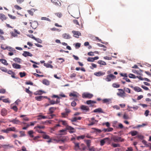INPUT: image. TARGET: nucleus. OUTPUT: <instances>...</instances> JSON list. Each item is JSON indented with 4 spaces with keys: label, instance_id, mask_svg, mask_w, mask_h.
Segmentation results:
<instances>
[{
    "label": "nucleus",
    "instance_id": "4be33fe9",
    "mask_svg": "<svg viewBox=\"0 0 151 151\" xmlns=\"http://www.w3.org/2000/svg\"><path fill=\"white\" fill-rule=\"evenodd\" d=\"M75 146H74V149L76 150H81V149L79 148V144L78 143L74 142Z\"/></svg>",
    "mask_w": 151,
    "mask_h": 151
},
{
    "label": "nucleus",
    "instance_id": "338daca9",
    "mask_svg": "<svg viewBox=\"0 0 151 151\" xmlns=\"http://www.w3.org/2000/svg\"><path fill=\"white\" fill-rule=\"evenodd\" d=\"M105 139H104L101 140L100 141L101 145L103 146L104 144L105 143Z\"/></svg>",
    "mask_w": 151,
    "mask_h": 151
},
{
    "label": "nucleus",
    "instance_id": "b1692460",
    "mask_svg": "<svg viewBox=\"0 0 151 151\" xmlns=\"http://www.w3.org/2000/svg\"><path fill=\"white\" fill-rule=\"evenodd\" d=\"M58 1L59 2V3H57V2L56 1V0H51V2L55 5L57 6H61V3L59 1Z\"/></svg>",
    "mask_w": 151,
    "mask_h": 151
},
{
    "label": "nucleus",
    "instance_id": "4c0bfd02",
    "mask_svg": "<svg viewBox=\"0 0 151 151\" xmlns=\"http://www.w3.org/2000/svg\"><path fill=\"white\" fill-rule=\"evenodd\" d=\"M59 123H61L63 125L65 126L66 127L67 126V125H68L66 121H63L61 120H59Z\"/></svg>",
    "mask_w": 151,
    "mask_h": 151
},
{
    "label": "nucleus",
    "instance_id": "473e14b6",
    "mask_svg": "<svg viewBox=\"0 0 151 151\" xmlns=\"http://www.w3.org/2000/svg\"><path fill=\"white\" fill-rule=\"evenodd\" d=\"M0 62L4 65H8V63H7L6 60L5 59H0Z\"/></svg>",
    "mask_w": 151,
    "mask_h": 151
},
{
    "label": "nucleus",
    "instance_id": "4468645a",
    "mask_svg": "<svg viewBox=\"0 0 151 151\" xmlns=\"http://www.w3.org/2000/svg\"><path fill=\"white\" fill-rule=\"evenodd\" d=\"M4 96H0V100L6 103H10V101L9 100V99H3L2 98H4Z\"/></svg>",
    "mask_w": 151,
    "mask_h": 151
},
{
    "label": "nucleus",
    "instance_id": "e2e57ef3",
    "mask_svg": "<svg viewBox=\"0 0 151 151\" xmlns=\"http://www.w3.org/2000/svg\"><path fill=\"white\" fill-rule=\"evenodd\" d=\"M41 19L42 20H45L49 21H50V20L49 19L45 17H42L41 18Z\"/></svg>",
    "mask_w": 151,
    "mask_h": 151
},
{
    "label": "nucleus",
    "instance_id": "a18cd8bd",
    "mask_svg": "<svg viewBox=\"0 0 151 151\" xmlns=\"http://www.w3.org/2000/svg\"><path fill=\"white\" fill-rule=\"evenodd\" d=\"M133 73H136L137 74L139 75H142V74L141 73H139V71L136 70H132Z\"/></svg>",
    "mask_w": 151,
    "mask_h": 151
},
{
    "label": "nucleus",
    "instance_id": "680f3d73",
    "mask_svg": "<svg viewBox=\"0 0 151 151\" xmlns=\"http://www.w3.org/2000/svg\"><path fill=\"white\" fill-rule=\"evenodd\" d=\"M85 135H81L80 136L77 137V138L78 140H79L80 139H83L85 138Z\"/></svg>",
    "mask_w": 151,
    "mask_h": 151
},
{
    "label": "nucleus",
    "instance_id": "de8ad7c7",
    "mask_svg": "<svg viewBox=\"0 0 151 151\" xmlns=\"http://www.w3.org/2000/svg\"><path fill=\"white\" fill-rule=\"evenodd\" d=\"M124 90L128 93H131L130 90L127 88H124Z\"/></svg>",
    "mask_w": 151,
    "mask_h": 151
},
{
    "label": "nucleus",
    "instance_id": "864d4df0",
    "mask_svg": "<svg viewBox=\"0 0 151 151\" xmlns=\"http://www.w3.org/2000/svg\"><path fill=\"white\" fill-rule=\"evenodd\" d=\"M110 99H105L102 100V101L104 103H108L110 101Z\"/></svg>",
    "mask_w": 151,
    "mask_h": 151
},
{
    "label": "nucleus",
    "instance_id": "603ef678",
    "mask_svg": "<svg viewBox=\"0 0 151 151\" xmlns=\"http://www.w3.org/2000/svg\"><path fill=\"white\" fill-rule=\"evenodd\" d=\"M128 76L131 78H136V77L132 74H129L128 75Z\"/></svg>",
    "mask_w": 151,
    "mask_h": 151
},
{
    "label": "nucleus",
    "instance_id": "f8f14e48",
    "mask_svg": "<svg viewBox=\"0 0 151 151\" xmlns=\"http://www.w3.org/2000/svg\"><path fill=\"white\" fill-rule=\"evenodd\" d=\"M66 129L69 131L70 133H73L75 132V131L74 128L71 126L67 125L66 127Z\"/></svg>",
    "mask_w": 151,
    "mask_h": 151
},
{
    "label": "nucleus",
    "instance_id": "2eb2a0df",
    "mask_svg": "<svg viewBox=\"0 0 151 151\" xmlns=\"http://www.w3.org/2000/svg\"><path fill=\"white\" fill-rule=\"evenodd\" d=\"M105 74V72H103L101 71L97 72H95L94 73V75L97 76H103Z\"/></svg>",
    "mask_w": 151,
    "mask_h": 151
},
{
    "label": "nucleus",
    "instance_id": "e433bc0d",
    "mask_svg": "<svg viewBox=\"0 0 151 151\" xmlns=\"http://www.w3.org/2000/svg\"><path fill=\"white\" fill-rule=\"evenodd\" d=\"M98 63L102 65H106V63L105 62L102 60L98 61Z\"/></svg>",
    "mask_w": 151,
    "mask_h": 151
},
{
    "label": "nucleus",
    "instance_id": "13d9d810",
    "mask_svg": "<svg viewBox=\"0 0 151 151\" xmlns=\"http://www.w3.org/2000/svg\"><path fill=\"white\" fill-rule=\"evenodd\" d=\"M112 146L114 147H120V145L119 144L113 143L112 144Z\"/></svg>",
    "mask_w": 151,
    "mask_h": 151
},
{
    "label": "nucleus",
    "instance_id": "0eeeda50",
    "mask_svg": "<svg viewBox=\"0 0 151 151\" xmlns=\"http://www.w3.org/2000/svg\"><path fill=\"white\" fill-rule=\"evenodd\" d=\"M30 24H31V26L34 29H35L37 26L38 23L35 21H34L32 22H30Z\"/></svg>",
    "mask_w": 151,
    "mask_h": 151
},
{
    "label": "nucleus",
    "instance_id": "ea45409f",
    "mask_svg": "<svg viewBox=\"0 0 151 151\" xmlns=\"http://www.w3.org/2000/svg\"><path fill=\"white\" fill-rule=\"evenodd\" d=\"M86 143L87 146L88 148H89L90 146V143H91V141L90 140H87L85 141Z\"/></svg>",
    "mask_w": 151,
    "mask_h": 151
},
{
    "label": "nucleus",
    "instance_id": "20e7f679",
    "mask_svg": "<svg viewBox=\"0 0 151 151\" xmlns=\"http://www.w3.org/2000/svg\"><path fill=\"white\" fill-rule=\"evenodd\" d=\"M93 96V94L88 93H84L82 95V97L83 98L91 99Z\"/></svg>",
    "mask_w": 151,
    "mask_h": 151
},
{
    "label": "nucleus",
    "instance_id": "393cba45",
    "mask_svg": "<svg viewBox=\"0 0 151 151\" xmlns=\"http://www.w3.org/2000/svg\"><path fill=\"white\" fill-rule=\"evenodd\" d=\"M13 67L15 69H20L21 68V65L15 63H13L12 64Z\"/></svg>",
    "mask_w": 151,
    "mask_h": 151
},
{
    "label": "nucleus",
    "instance_id": "37998d69",
    "mask_svg": "<svg viewBox=\"0 0 151 151\" xmlns=\"http://www.w3.org/2000/svg\"><path fill=\"white\" fill-rule=\"evenodd\" d=\"M11 108L13 109L15 111L17 112L18 111V108L16 106H11Z\"/></svg>",
    "mask_w": 151,
    "mask_h": 151
},
{
    "label": "nucleus",
    "instance_id": "f257e3e1",
    "mask_svg": "<svg viewBox=\"0 0 151 151\" xmlns=\"http://www.w3.org/2000/svg\"><path fill=\"white\" fill-rule=\"evenodd\" d=\"M69 96L70 97H73L72 99L74 101H78V97L80 96L79 94L76 92L73 91V92L70 93Z\"/></svg>",
    "mask_w": 151,
    "mask_h": 151
},
{
    "label": "nucleus",
    "instance_id": "a19ab883",
    "mask_svg": "<svg viewBox=\"0 0 151 151\" xmlns=\"http://www.w3.org/2000/svg\"><path fill=\"white\" fill-rule=\"evenodd\" d=\"M45 128V127L43 126H40L38 125L35 126L34 127V129H44Z\"/></svg>",
    "mask_w": 151,
    "mask_h": 151
},
{
    "label": "nucleus",
    "instance_id": "a211bd4d",
    "mask_svg": "<svg viewBox=\"0 0 151 151\" xmlns=\"http://www.w3.org/2000/svg\"><path fill=\"white\" fill-rule=\"evenodd\" d=\"M56 108L55 107H51L49 109V112L48 114H51L53 113L54 111L56 110Z\"/></svg>",
    "mask_w": 151,
    "mask_h": 151
},
{
    "label": "nucleus",
    "instance_id": "1a4fd4ad",
    "mask_svg": "<svg viewBox=\"0 0 151 151\" xmlns=\"http://www.w3.org/2000/svg\"><path fill=\"white\" fill-rule=\"evenodd\" d=\"M80 108L83 111H89V108L88 106L84 105H81V106Z\"/></svg>",
    "mask_w": 151,
    "mask_h": 151
},
{
    "label": "nucleus",
    "instance_id": "412c9836",
    "mask_svg": "<svg viewBox=\"0 0 151 151\" xmlns=\"http://www.w3.org/2000/svg\"><path fill=\"white\" fill-rule=\"evenodd\" d=\"M63 38L66 39H70L71 38L70 35L68 34L64 33L62 35Z\"/></svg>",
    "mask_w": 151,
    "mask_h": 151
},
{
    "label": "nucleus",
    "instance_id": "f3484780",
    "mask_svg": "<svg viewBox=\"0 0 151 151\" xmlns=\"http://www.w3.org/2000/svg\"><path fill=\"white\" fill-rule=\"evenodd\" d=\"M7 110L5 108L2 109L1 111V114L2 116H4L7 115Z\"/></svg>",
    "mask_w": 151,
    "mask_h": 151
},
{
    "label": "nucleus",
    "instance_id": "f03ea898",
    "mask_svg": "<svg viewBox=\"0 0 151 151\" xmlns=\"http://www.w3.org/2000/svg\"><path fill=\"white\" fill-rule=\"evenodd\" d=\"M118 90H119V92L117 93V96L122 97L125 96L126 93L124 90L122 89H118Z\"/></svg>",
    "mask_w": 151,
    "mask_h": 151
},
{
    "label": "nucleus",
    "instance_id": "a878e982",
    "mask_svg": "<svg viewBox=\"0 0 151 151\" xmlns=\"http://www.w3.org/2000/svg\"><path fill=\"white\" fill-rule=\"evenodd\" d=\"M42 82L44 84L47 86L49 85L50 83L49 81L46 79H44Z\"/></svg>",
    "mask_w": 151,
    "mask_h": 151
},
{
    "label": "nucleus",
    "instance_id": "39448f33",
    "mask_svg": "<svg viewBox=\"0 0 151 151\" xmlns=\"http://www.w3.org/2000/svg\"><path fill=\"white\" fill-rule=\"evenodd\" d=\"M113 141L116 142H122L124 141V139L120 137H114L113 138Z\"/></svg>",
    "mask_w": 151,
    "mask_h": 151
},
{
    "label": "nucleus",
    "instance_id": "4d7b16f0",
    "mask_svg": "<svg viewBox=\"0 0 151 151\" xmlns=\"http://www.w3.org/2000/svg\"><path fill=\"white\" fill-rule=\"evenodd\" d=\"M55 115L54 114H51L49 116L47 117V119H52L53 118L54 116H55Z\"/></svg>",
    "mask_w": 151,
    "mask_h": 151
},
{
    "label": "nucleus",
    "instance_id": "49530a36",
    "mask_svg": "<svg viewBox=\"0 0 151 151\" xmlns=\"http://www.w3.org/2000/svg\"><path fill=\"white\" fill-rule=\"evenodd\" d=\"M73 23L76 25V26L77 27H78L80 26V25H79V23L77 20H76V19L73 20Z\"/></svg>",
    "mask_w": 151,
    "mask_h": 151
},
{
    "label": "nucleus",
    "instance_id": "cd10ccee",
    "mask_svg": "<svg viewBox=\"0 0 151 151\" xmlns=\"http://www.w3.org/2000/svg\"><path fill=\"white\" fill-rule=\"evenodd\" d=\"M134 90L138 92L142 91V89L139 87L135 86L134 87Z\"/></svg>",
    "mask_w": 151,
    "mask_h": 151
},
{
    "label": "nucleus",
    "instance_id": "6e6552de",
    "mask_svg": "<svg viewBox=\"0 0 151 151\" xmlns=\"http://www.w3.org/2000/svg\"><path fill=\"white\" fill-rule=\"evenodd\" d=\"M74 36L76 38H78L79 36H81V33L79 31L73 30L72 32Z\"/></svg>",
    "mask_w": 151,
    "mask_h": 151
},
{
    "label": "nucleus",
    "instance_id": "0e129e2a",
    "mask_svg": "<svg viewBox=\"0 0 151 151\" xmlns=\"http://www.w3.org/2000/svg\"><path fill=\"white\" fill-rule=\"evenodd\" d=\"M18 151H27L26 149V148L24 146H22V147L21 149L20 150H18Z\"/></svg>",
    "mask_w": 151,
    "mask_h": 151
},
{
    "label": "nucleus",
    "instance_id": "aec40b11",
    "mask_svg": "<svg viewBox=\"0 0 151 151\" xmlns=\"http://www.w3.org/2000/svg\"><path fill=\"white\" fill-rule=\"evenodd\" d=\"M91 122H90V123L89 124V125H92L95 124L96 122H98V121L95 120L94 118H91Z\"/></svg>",
    "mask_w": 151,
    "mask_h": 151
},
{
    "label": "nucleus",
    "instance_id": "5701e85b",
    "mask_svg": "<svg viewBox=\"0 0 151 151\" xmlns=\"http://www.w3.org/2000/svg\"><path fill=\"white\" fill-rule=\"evenodd\" d=\"M7 18V17L4 14L0 13V19H1L2 21L6 20Z\"/></svg>",
    "mask_w": 151,
    "mask_h": 151
},
{
    "label": "nucleus",
    "instance_id": "052dcab7",
    "mask_svg": "<svg viewBox=\"0 0 151 151\" xmlns=\"http://www.w3.org/2000/svg\"><path fill=\"white\" fill-rule=\"evenodd\" d=\"M25 84L26 85H30L32 86L33 85V83L30 81L25 82Z\"/></svg>",
    "mask_w": 151,
    "mask_h": 151
},
{
    "label": "nucleus",
    "instance_id": "774afa93",
    "mask_svg": "<svg viewBox=\"0 0 151 151\" xmlns=\"http://www.w3.org/2000/svg\"><path fill=\"white\" fill-rule=\"evenodd\" d=\"M76 103L75 101H73L71 103V106L73 107L75 106H76Z\"/></svg>",
    "mask_w": 151,
    "mask_h": 151
},
{
    "label": "nucleus",
    "instance_id": "2f4dec72",
    "mask_svg": "<svg viewBox=\"0 0 151 151\" xmlns=\"http://www.w3.org/2000/svg\"><path fill=\"white\" fill-rule=\"evenodd\" d=\"M44 65L47 68H53V66L52 65L48 63H44Z\"/></svg>",
    "mask_w": 151,
    "mask_h": 151
},
{
    "label": "nucleus",
    "instance_id": "69168bd1",
    "mask_svg": "<svg viewBox=\"0 0 151 151\" xmlns=\"http://www.w3.org/2000/svg\"><path fill=\"white\" fill-rule=\"evenodd\" d=\"M67 113H61V115H62V117H66L67 116H68V114H67Z\"/></svg>",
    "mask_w": 151,
    "mask_h": 151
},
{
    "label": "nucleus",
    "instance_id": "79ce46f5",
    "mask_svg": "<svg viewBox=\"0 0 151 151\" xmlns=\"http://www.w3.org/2000/svg\"><path fill=\"white\" fill-rule=\"evenodd\" d=\"M0 69L2 71L6 73L7 72V69L6 68L3 67H0Z\"/></svg>",
    "mask_w": 151,
    "mask_h": 151
},
{
    "label": "nucleus",
    "instance_id": "ddd939ff",
    "mask_svg": "<svg viewBox=\"0 0 151 151\" xmlns=\"http://www.w3.org/2000/svg\"><path fill=\"white\" fill-rule=\"evenodd\" d=\"M99 58L98 56H96L94 58L89 57L88 58L87 60L88 62H93L94 60H97Z\"/></svg>",
    "mask_w": 151,
    "mask_h": 151
},
{
    "label": "nucleus",
    "instance_id": "72a5a7b5",
    "mask_svg": "<svg viewBox=\"0 0 151 151\" xmlns=\"http://www.w3.org/2000/svg\"><path fill=\"white\" fill-rule=\"evenodd\" d=\"M43 93V91L41 90L37 91L34 93V94L35 95H41Z\"/></svg>",
    "mask_w": 151,
    "mask_h": 151
},
{
    "label": "nucleus",
    "instance_id": "423d86ee",
    "mask_svg": "<svg viewBox=\"0 0 151 151\" xmlns=\"http://www.w3.org/2000/svg\"><path fill=\"white\" fill-rule=\"evenodd\" d=\"M15 129V128L14 127H8L6 129L2 130V132H4L8 133L9 131H14Z\"/></svg>",
    "mask_w": 151,
    "mask_h": 151
},
{
    "label": "nucleus",
    "instance_id": "5fc2aeb1",
    "mask_svg": "<svg viewBox=\"0 0 151 151\" xmlns=\"http://www.w3.org/2000/svg\"><path fill=\"white\" fill-rule=\"evenodd\" d=\"M30 87H29L28 88H25V91L26 93L29 94H31L32 93V92L29 90Z\"/></svg>",
    "mask_w": 151,
    "mask_h": 151
},
{
    "label": "nucleus",
    "instance_id": "f704fd0d",
    "mask_svg": "<svg viewBox=\"0 0 151 151\" xmlns=\"http://www.w3.org/2000/svg\"><path fill=\"white\" fill-rule=\"evenodd\" d=\"M43 98L44 96H37L35 97V99L37 101H40Z\"/></svg>",
    "mask_w": 151,
    "mask_h": 151
},
{
    "label": "nucleus",
    "instance_id": "bf43d9fd",
    "mask_svg": "<svg viewBox=\"0 0 151 151\" xmlns=\"http://www.w3.org/2000/svg\"><path fill=\"white\" fill-rule=\"evenodd\" d=\"M93 129L94 130V131L95 132H98L99 133H100L101 132V131L100 129H96V128H93Z\"/></svg>",
    "mask_w": 151,
    "mask_h": 151
},
{
    "label": "nucleus",
    "instance_id": "bb28decb",
    "mask_svg": "<svg viewBox=\"0 0 151 151\" xmlns=\"http://www.w3.org/2000/svg\"><path fill=\"white\" fill-rule=\"evenodd\" d=\"M37 119L38 120H40L42 119H47V116H43L42 115H38L37 116Z\"/></svg>",
    "mask_w": 151,
    "mask_h": 151
},
{
    "label": "nucleus",
    "instance_id": "7c9ffc66",
    "mask_svg": "<svg viewBox=\"0 0 151 151\" xmlns=\"http://www.w3.org/2000/svg\"><path fill=\"white\" fill-rule=\"evenodd\" d=\"M13 60L15 62H17L19 63H20L21 62L22 60L19 58H16L13 59Z\"/></svg>",
    "mask_w": 151,
    "mask_h": 151
},
{
    "label": "nucleus",
    "instance_id": "c756f323",
    "mask_svg": "<svg viewBox=\"0 0 151 151\" xmlns=\"http://www.w3.org/2000/svg\"><path fill=\"white\" fill-rule=\"evenodd\" d=\"M34 132L33 130H30L28 132V134L30 137L33 138L34 137L33 134Z\"/></svg>",
    "mask_w": 151,
    "mask_h": 151
},
{
    "label": "nucleus",
    "instance_id": "dca6fc26",
    "mask_svg": "<svg viewBox=\"0 0 151 151\" xmlns=\"http://www.w3.org/2000/svg\"><path fill=\"white\" fill-rule=\"evenodd\" d=\"M96 102L95 101H92L91 100H89L87 101H86V103L88 105H91V106H93V104H96Z\"/></svg>",
    "mask_w": 151,
    "mask_h": 151
},
{
    "label": "nucleus",
    "instance_id": "c03bdc74",
    "mask_svg": "<svg viewBox=\"0 0 151 151\" xmlns=\"http://www.w3.org/2000/svg\"><path fill=\"white\" fill-rule=\"evenodd\" d=\"M142 142L145 145V146L146 147H148L150 146L149 143L148 144H147V142L145 140H143L142 141Z\"/></svg>",
    "mask_w": 151,
    "mask_h": 151
},
{
    "label": "nucleus",
    "instance_id": "8fccbe9b",
    "mask_svg": "<svg viewBox=\"0 0 151 151\" xmlns=\"http://www.w3.org/2000/svg\"><path fill=\"white\" fill-rule=\"evenodd\" d=\"M19 74L20 77L21 78H22L23 77L25 76L26 75V73L24 72H20L19 73Z\"/></svg>",
    "mask_w": 151,
    "mask_h": 151
},
{
    "label": "nucleus",
    "instance_id": "c9c22d12",
    "mask_svg": "<svg viewBox=\"0 0 151 151\" xmlns=\"http://www.w3.org/2000/svg\"><path fill=\"white\" fill-rule=\"evenodd\" d=\"M132 136H134L137 135L138 134V132L136 131H132L129 133Z\"/></svg>",
    "mask_w": 151,
    "mask_h": 151
},
{
    "label": "nucleus",
    "instance_id": "7ed1b4c3",
    "mask_svg": "<svg viewBox=\"0 0 151 151\" xmlns=\"http://www.w3.org/2000/svg\"><path fill=\"white\" fill-rule=\"evenodd\" d=\"M116 78V77L114 75L110 74L107 76L106 77L105 79V80L109 82L111 81V80L115 78Z\"/></svg>",
    "mask_w": 151,
    "mask_h": 151
},
{
    "label": "nucleus",
    "instance_id": "9b49d317",
    "mask_svg": "<svg viewBox=\"0 0 151 151\" xmlns=\"http://www.w3.org/2000/svg\"><path fill=\"white\" fill-rule=\"evenodd\" d=\"M22 55L23 56L25 57L27 56L32 57V55L30 52L26 51L24 52Z\"/></svg>",
    "mask_w": 151,
    "mask_h": 151
},
{
    "label": "nucleus",
    "instance_id": "58836bf2",
    "mask_svg": "<svg viewBox=\"0 0 151 151\" xmlns=\"http://www.w3.org/2000/svg\"><path fill=\"white\" fill-rule=\"evenodd\" d=\"M35 11L34 9H31L30 10H27L28 13L31 16H33L34 14L33 12Z\"/></svg>",
    "mask_w": 151,
    "mask_h": 151
},
{
    "label": "nucleus",
    "instance_id": "3c124183",
    "mask_svg": "<svg viewBox=\"0 0 151 151\" xmlns=\"http://www.w3.org/2000/svg\"><path fill=\"white\" fill-rule=\"evenodd\" d=\"M42 137L43 138L45 139H49L50 138L49 135L46 134H43L42 136Z\"/></svg>",
    "mask_w": 151,
    "mask_h": 151
},
{
    "label": "nucleus",
    "instance_id": "6e6d98bb",
    "mask_svg": "<svg viewBox=\"0 0 151 151\" xmlns=\"http://www.w3.org/2000/svg\"><path fill=\"white\" fill-rule=\"evenodd\" d=\"M35 129L36 131H37V132H38L39 133H45L42 131L40 129Z\"/></svg>",
    "mask_w": 151,
    "mask_h": 151
},
{
    "label": "nucleus",
    "instance_id": "c85d7f7f",
    "mask_svg": "<svg viewBox=\"0 0 151 151\" xmlns=\"http://www.w3.org/2000/svg\"><path fill=\"white\" fill-rule=\"evenodd\" d=\"M6 49L10 52H15L16 51L15 49L11 47L6 46Z\"/></svg>",
    "mask_w": 151,
    "mask_h": 151
},
{
    "label": "nucleus",
    "instance_id": "09e8293b",
    "mask_svg": "<svg viewBox=\"0 0 151 151\" xmlns=\"http://www.w3.org/2000/svg\"><path fill=\"white\" fill-rule=\"evenodd\" d=\"M112 86L114 88H118L119 87L120 85L117 84L116 83H114L112 84Z\"/></svg>",
    "mask_w": 151,
    "mask_h": 151
},
{
    "label": "nucleus",
    "instance_id": "9d476101",
    "mask_svg": "<svg viewBox=\"0 0 151 151\" xmlns=\"http://www.w3.org/2000/svg\"><path fill=\"white\" fill-rule=\"evenodd\" d=\"M9 121L10 122H12L15 124H19L20 122L17 119V118H16L15 119L10 120Z\"/></svg>",
    "mask_w": 151,
    "mask_h": 151
},
{
    "label": "nucleus",
    "instance_id": "6ab92c4d",
    "mask_svg": "<svg viewBox=\"0 0 151 151\" xmlns=\"http://www.w3.org/2000/svg\"><path fill=\"white\" fill-rule=\"evenodd\" d=\"M94 112L99 113H104L102 109L101 108H98L94 110L93 111Z\"/></svg>",
    "mask_w": 151,
    "mask_h": 151
}]
</instances>
